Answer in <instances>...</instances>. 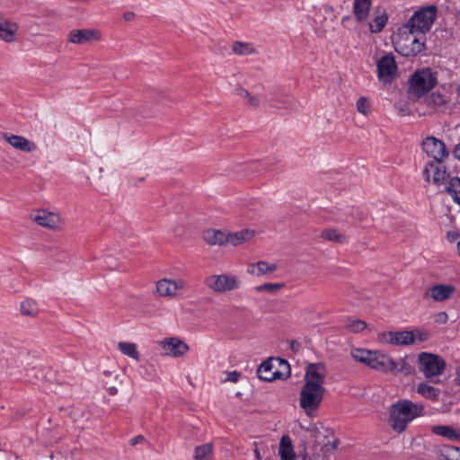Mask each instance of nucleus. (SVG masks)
<instances>
[{"instance_id":"44","label":"nucleus","mask_w":460,"mask_h":460,"mask_svg":"<svg viewBox=\"0 0 460 460\" xmlns=\"http://www.w3.org/2000/svg\"><path fill=\"white\" fill-rule=\"evenodd\" d=\"M241 377V374L238 371L226 372V377L223 379V382L237 383Z\"/></svg>"},{"instance_id":"36","label":"nucleus","mask_w":460,"mask_h":460,"mask_svg":"<svg viewBox=\"0 0 460 460\" xmlns=\"http://www.w3.org/2000/svg\"><path fill=\"white\" fill-rule=\"evenodd\" d=\"M321 237L327 241L335 242L338 243H344L348 242V238L345 234L339 233L335 229L328 228L321 233Z\"/></svg>"},{"instance_id":"12","label":"nucleus","mask_w":460,"mask_h":460,"mask_svg":"<svg viewBox=\"0 0 460 460\" xmlns=\"http://www.w3.org/2000/svg\"><path fill=\"white\" fill-rule=\"evenodd\" d=\"M164 356L180 358L184 356L190 349L189 346L176 337L165 338L158 342Z\"/></svg>"},{"instance_id":"18","label":"nucleus","mask_w":460,"mask_h":460,"mask_svg":"<svg viewBox=\"0 0 460 460\" xmlns=\"http://www.w3.org/2000/svg\"><path fill=\"white\" fill-rule=\"evenodd\" d=\"M3 138L13 148L22 152L31 153L37 149V145L34 142L22 136L5 133Z\"/></svg>"},{"instance_id":"57","label":"nucleus","mask_w":460,"mask_h":460,"mask_svg":"<svg viewBox=\"0 0 460 460\" xmlns=\"http://www.w3.org/2000/svg\"><path fill=\"white\" fill-rule=\"evenodd\" d=\"M457 92L460 93V84L457 87Z\"/></svg>"},{"instance_id":"28","label":"nucleus","mask_w":460,"mask_h":460,"mask_svg":"<svg viewBox=\"0 0 460 460\" xmlns=\"http://www.w3.org/2000/svg\"><path fill=\"white\" fill-rule=\"evenodd\" d=\"M257 374H258V377L261 380H264V381H272V380L279 379L283 376V374L278 370L273 371L272 366L269 362H263L259 367Z\"/></svg>"},{"instance_id":"41","label":"nucleus","mask_w":460,"mask_h":460,"mask_svg":"<svg viewBox=\"0 0 460 460\" xmlns=\"http://www.w3.org/2000/svg\"><path fill=\"white\" fill-rule=\"evenodd\" d=\"M357 110L359 113L367 116L370 113V102L367 97H360L356 103Z\"/></svg>"},{"instance_id":"58","label":"nucleus","mask_w":460,"mask_h":460,"mask_svg":"<svg viewBox=\"0 0 460 460\" xmlns=\"http://www.w3.org/2000/svg\"><path fill=\"white\" fill-rule=\"evenodd\" d=\"M416 460H426V459H423V458H419V459H416Z\"/></svg>"},{"instance_id":"46","label":"nucleus","mask_w":460,"mask_h":460,"mask_svg":"<svg viewBox=\"0 0 460 460\" xmlns=\"http://www.w3.org/2000/svg\"><path fill=\"white\" fill-rule=\"evenodd\" d=\"M415 335H416V342L419 341V342H422V341H425L429 339V334L428 332H420V331H417L415 332Z\"/></svg>"},{"instance_id":"7","label":"nucleus","mask_w":460,"mask_h":460,"mask_svg":"<svg viewBox=\"0 0 460 460\" xmlns=\"http://www.w3.org/2000/svg\"><path fill=\"white\" fill-rule=\"evenodd\" d=\"M306 432L309 433L310 439L314 444H323L322 450L324 453L332 452L337 448L339 440L334 438L330 441L328 438L332 435V431L327 428H324L322 424H314L305 429Z\"/></svg>"},{"instance_id":"31","label":"nucleus","mask_w":460,"mask_h":460,"mask_svg":"<svg viewBox=\"0 0 460 460\" xmlns=\"http://www.w3.org/2000/svg\"><path fill=\"white\" fill-rule=\"evenodd\" d=\"M276 270V264H270L264 261H261L257 263L251 264L248 268V272L256 276H261L271 273Z\"/></svg>"},{"instance_id":"3","label":"nucleus","mask_w":460,"mask_h":460,"mask_svg":"<svg viewBox=\"0 0 460 460\" xmlns=\"http://www.w3.org/2000/svg\"><path fill=\"white\" fill-rule=\"evenodd\" d=\"M417 33L411 32L405 25L399 29L394 40L395 50L404 57H412L420 53L423 50L424 42L416 37Z\"/></svg>"},{"instance_id":"54","label":"nucleus","mask_w":460,"mask_h":460,"mask_svg":"<svg viewBox=\"0 0 460 460\" xmlns=\"http://www.w3.org/2000/svg\"><path fill=\"white\" fill-rule=\"evenodd\" d=\"M110 393H111V394H115L117 393V389L115 387H111L110 389Z\"/></svg>"},{"instance_id":"17","label":"nucleus","mask_w":460,"mask_h":460,"mask_svg":"<svg viewBox=\"0 0 460 460\" xmlns=\"http://www.w3.org/2000/svg\"><path fill=\"white\" fill-rule=\"evenodd\" d=\"M414 359L411 355L404 356L398 360L393 358V366L389 368V373L394 376L402 375L407 376L415 373L413 366Z\"/></svg>"},{"instance_id":"45","label":"nucleus","mask_w":460,"mask_h":460,"mask_svg":"<svg viewBox=\"0 0 460 460\" xmlns=\"http://www.w3.org/2000/svg\"><path fill=\"white\" fill-rule=\"evenodd\" d=\"M235 94L242 97L245 101L251 93L245 88L238 86L235 89Z\"/></svg>"},{"instance_id":"8","label":"nucleus","mask_w":460,"mask_h":460,"mask_svg":"<svg viewBox=\"0 0 460 460\" xmlns=\"http://www.w3.org/2000/svg\"><path fill=\"white\" fill-rule=\"evenodd\" d=\"M206 286L217 293H226L239 288L241 281L231 275H210L205 279Z\"/></svg>"},{"instance_id":"37","label":"nucleus","mask_w":460,"mask_h":460,"mask_svg":"<svg viewBox=\"0 0 460 460\" xmlns=\"http://www.w3.org/2000/svg\"><path fill=\"white\" fill-rule=\"evenodd\" d=\"M213 445L212 443H206L198 446L195 448V460H211L212 458Z\"/></svg>"},{"instance_id":"22","label":"nucleus","mask_w":460,"mask_h":460,"mask_svg":"<svg viewBox=\"0 0 460 460\" xmlns=\"http://www.w3.org/2000/svg\"><path fill=\"white\" fill-rule=\"evenodd\" d=\"M393 366V358L376 350L375 357L372 359L371 368L383 372L389 373V368Z\"/></svg>"},{"instance_id":"52","label":"nucleus","mask_w":460,"mask_h":460,"mask_svg":"<svg viewBox=\"0 0 460 460\" xmlns=\"http://www.w3.org/2000/svg\"><path fill=\"white\" fill-rule=\"evenodd\" d=\"M397 109H398V111H399V112H400V114H401L402 116H405V115H407V114H408V110H407V108H405V107H403V106H398V107H397Z\"/></svg>"},{"instance_id":"48","label":"nucleus","mask_w":460,"mask_h":460,"mask_svg":"<svg viewBox=\"0 0 460 460\" xmlns=\"http://www.w3.org/2000/svg\"><path fill=\"white\" fill-rule=\"evenodd\" d=\"M459 237V234L457 232L452 231L448 232L447 234V238L450 243L456 242Z\"/></svg>"},{"instance_id":"33","label":"nucleus","mask_w":460,"mask_h":460,"mask_svg":"<svg viewBox=\"0 0 460 460\" xmlns=\"http://www.w3.org/2000/svg\"><path fill=\"white\" fill-rule=\"evenodd\" d=\"M20 312L24 316L35 317L40 310L35 300L26 299L21 303Z\"/></svg>"},{"instance_id":"34","label":"nucleus","mask_w":460,"mask_h":460,"mask_svg":"<svg viewBox=\"0 0 460 460\" xmlns=\"http://www.w3.org/2000/svg\"><path fill=\"white\" fill-rule=\"evenodd\" d=\"M417 393L420 394L421 396L436 401L438 398L439 395V390L427 385L426 383H420L417 387Z\"/></svg>"},{"instance_id":"30","label":"nucleus","mask_w":460,"mask_h":460,"mask_svg":"<svg viewBox=\"0 0 460 460\" xmlns=\"http://www.w3.org/2000/svg\"><path fill=\"white\" fill-rule=\"evenodd\" d=\"M376 350H368L365 349H353L350 352L351 357L358 362L371 367L372 359L375 357Z\"/></svg>"},{"instance_id":"42","label":"nucleus","mask_w":460,"mask_h":460,"mask_svg":"<svg viewBox=\"0 0 460 460\" xmlns=\"http://www.w3.org/2000/svg\"><path fill=\"white\" fill-rule=\"evenodd\" d=\"M284 287L283 283H265L255 288L259 292L276 293Z\"/></svg>"},{"instance_id":"1","label":"nucleus","mask_w":460,"mask_h":460,"mask_svg":"<svg viewBox=\"0 0 460 460\" xmlns=\"http://www.w3.org/2000/svg\"><path fill=\"white\" fill-rule=\"evenodd\" d=\"M324 367L319 364H310L304 377L305 384L300 391L299 405L309 417L314 416L323 400L325 388Z\"/></svg>"},{"instance_id":"24","label":"nucleus","mask_w":460,"mask_h":460,"mask_svg":"<svg viewBox=\"0 0 460 460\" xmlns=\"http://www.w3.org/2000/svg\"><path fill=\"white\" fill-rule=\"evenodd\" d=\"M372 0H354L353 13L357 21L362 22L367 21L371 7Z\"/></svg>"},{"instance_id":"43","label":"nucleus","mask_w":460,"mask_h":460,"mask_svg":"<svg viewBox=\"0 0 460 460\" xmlns=\"http://www.w3.org/2000/svg\"><path fill=\"white\" fill-rule=\"evenodd\" d=\"M261 100L260 96L250 94L245 100L244 103L251 109H258L261 105Z\"/></svg>"},{"instance_id":"10","label":"nucleus","mask_w":460,"mask_h":460,"mask_svg":"<svg viewBox=\"0 0 460 460\" xmlns=\"http://www.w3.org/2000/svg\"><path fill=\"white\" fill-rule=\"evenodd\" d=\"M423 151L434 160L432 162H443L448 156L445 144L435 137H428L422 142Z\"/></svg>"},{"instance_id":"53","label":"nucleus","mask_w":460,"mask_h":460,"mask_svg":"<svg viewBox=\"0 0 460 460\" xmlns=\"http://www.w3.org/2000/svg\"><path fill=\"white\" fill-rule=\"evenodd\" d=\"M134 15H135V14H134V13L128 12V13H124V18H125V20H127V21H130V20H132V19H133Z\"/></svg>"},{"instance_id":"13","label":"nucleus","mask_w":460,"mask_h":460,"mask_svg":"<svg viewBox=\"0 0 460 460\" xmlns=\"http://www.w3.org/2000/svg\"><path fill=\"white\" fill-rule=\"evenodd\" d=\"M100 39V31L94 29L73 30L68 34V41L77 45L88 44Z\"/></svg>"},{"instance_id":"2","label":"nucleus","mask_w":460,"mask_h":460,"mask_svg":"<svg viewBox=\"0 0 460 460\" xmlns=\"http://www.w3.org/2000/svg\"><path fill=\"white\" fill-rule=\"evenodd\" d=\"M423 411L421 403L400 400L389 409V424L396 432H402L411 421L422 415Z\"/></svg>"},{"instance_id":"56","label":"nucleus","mask_w":460,"mask_h":460,"mask_svg":"<svg viewBox=\"0 0 460 460\" xmlns=\"http://www.w3.org/2000/svg\"><path fill=\"white\" fill-rule=\"evenodd\" d=\"M281 362H283L287 366V367H288L287 361L281 360Z\"/></svg>"},{"instance_id":"49","label":"nucleus","mask_w":460,"mask_h":460,"mask_svg":"<svg viewBox=\"0 0 460 460\" xmlns=\"http://www.w3.org/2000/svg\"><path fill=\"white\" fill-rule=\"evenodd\" d=\"M145 440V438L142 435L136 436L135 438H131L129 443L131 446H136Z\"/></svg>"},{"instance_id":"6","label":"nucleus","mask_w":460,"mask_h":460,"mask_svg":"<svg viewBox=\"0 0 460 460\" xmlns=\"http://www.w3.org/2000/svg\"><path fill=\"white\" fill-rule=\"evenodd\" d=\"M419 370L424 376L434 383H438L439 380H433L434 377L440 376L446 368V361L438 355L420 352L417 358Z\"/></svg>"},{"instance_id":"11","label":"nucleus","mask_w":460,"mask_h":460,"mask_svg":"<svg viewBox=\"0 0 460 460\" xmlns=\"http://www.w3.org/2000/svg\"><path fill=\"white\" fill-rule=\"evenodd\" d=\"M186 288L187 282L183 279H163L156 282V292L163 297L176 296Z\"/></svg>"},{"instance_id":"5","label":"nucleus","mask_w":460,"mask_h":460,"mask_svg":"<svg viewBox=\"0 0 460 460\" xmlns=\"http://www.w3.org/2000/svg\"><path fill=\"white\" fill-rule=\"evenodd\" d=\"M436 84L437 78L430 69L427 68L415 72L410 80L409 98L412 100L420 98L430 91Z\"/></svg>"},{"instance_id":"47","label":"nucleus","mask_w":460,"mask_h":460,"mask_svg":"<svg viewBox=\"0 0 460 460\" xmlns=\"http://www.w3.org/2000/svg\"><path fill=\"white\" fill-rule=\"evenodd\" d=\"M448 319L447 313L440 312L436 315V322L440 323H445Z\"/></svg>"},{"instance_id":"29","label":"nucleus","mask_w":460,"mask_h":460,"mask_svg":"<svg viewBox=\"0 0 460 460\" xmlns=\"http://www.w3.org/2000/svg\"><path fill=\"white\" fill-rule=\"evenodd\" d=\"M374 14L375 17L373 21L368 22V28L372 33H378L385 26L388 17L385 10H377Z\"/></svg>"},{"instance_id":"35","label":"nucleus","mask_w":460,"mask_h":460,"mask_svg":"<svg viewBox=\"0 0 460 460\" xmlns=\"http://www.w3.org/2000/svg\"><path fill=\"white\" fill-rule=\"evenodd\" d=\"M366 327L367 323L359 319L349 317L344 321V328L349 332L358 333L365 330Z\"/></svg>"},{"instance_id":"40","label":"nucleus","mask_w":460,"mask_h":460,"mask_svg":"<svg viewBox=\"0 0 460 460\" xmlns=\"http://www.w3.org/2000/svg\"><path fill=\"white\" fill-rule=\"evenodd\" d=\"M426 102L429 106L439 107L446 103V99L439 93H432L429 96L426 97Z\"/></svg>"},{"instance_id":"32","label":"nucleus","mask_w":460,"mask_h":460,"mask_svg":"<svg viewBox=\"0 0 460 460\" xmlns=\"http://www.w3.org/2000/svg\"><path fill=\"white\" fill-rule=\"evenodd\" d=\"M119 350L125 356H128L137 361L140 360V354L137 350V345L133 342L120 341L118 343Z\"/></svg>"},{"instance_id":"15","label":"nucleus","mask_w":460,"mask_h":460,"mask_svg":"<svg viewBox=\"0 0 460 460\" xmlns=\"http://www.w3.org/2000/svg\"><path fill=\"white\" fill-rule=\"evenodd\" d=\"M442 162H430L424 168L423 174L427 181H430L432 176V182L436 185L444 183L446 178L448 176L445 166L441 165Z\"/></svg>"},{"instance_id":"19","label":"nucleus","mask_w":460,"mask_h":460,"mask_svg":"<svg viewBox=\"0 0 460 460\" xmlns=\"http://www.w3.org/2000/svg\"><path fill=\"white\" fill-rule=\"evenodd\" d=\"M455 291L456 288L454 286L438 284L430 288L425 294V297L429 295L434 301L442 302L448 299Z\"/></svg>"},{"instance_id":"26","label":"nucleus","mask_w":460,"mask_h":460,"mask_svg":"<svg viewBox=\"0 0 460 460\" xmlns=\"http://www.w3.org/2000/svg\"><path fill=\"white\" fill-rule=\"evenodd\" d=\"M255 236V232L252 229H243L238 232L228 234V243L237 246L244 242L251 241Z\"/></svg>"},{"instance_id":"9","label":"nucleus","mask_w":460,"mask_h":460,"mask_svg":"<svg viewBox=\"0 0 460 460\" xmlns=\"http://www.w3.org/2000/svg\"><path fill=\"white\" fill-rule=\"evenodd\" d=\"M377 77L383 84L392 83L396 72L397 64L393 54H386L376 62Z\"/></svg>"},{"instance_id":"23","label":"nucleus","mask_w":460,"mask_h":460,"mask_svg":"<svg viewBox=\"0 0 460 460\" xmlns=\"http://www.w3.org/2000/svg\"><path fill=\"white\" fill-rule=\"evenodd\" d=\"M279 455L281 460H296L292 441L288 435H283L280 438Z\"/></svg>"},{"instance_id":"20","label":"nucleus","mask_w":460,"mask_h":460,"mask_svg":"<svg viewBox=\"0 0 460 460\" xmlns=\"http://www.w3.org/2000/svg\"><path fill=\"white\" fill-rule=\"evenodd\" d=\"M33 220L41 226L56 229L60 224V217L58 214L42 210L38 213Z\"/></svg>"},{"instance_id":"39","label":"nucleus","mask_w":460,"mask_h":460,"mask_svg":"<svg viewBox=\"0 0 460 460\" xmlns=\"http://www.w3.org/2000/svg\"><path fill=\"white\" fill-rule=\"evenodd\" d=\"M233 52L239 56L252 54L255 50L251 43L235 41L232 47Z\"/></svg>"},{"instance_id":"27","label":"nucleus","mask_w":460,"mask_h":460,"mask_svg":"<svg viewBox=\"0 0 460 460\" xmlns=\"http://www.w3.org/2000/svg\"><path fill=\"white\" fill-rule=\"evenodd\" d=\"M435 452L441 460H460V447L443 445L437 447Z\"/></svg>"},{"instance_id":"25","label":"nucleus","mask_w":460,"mask_h":460,"mask_svg":"<svg viewBox=\"0 0 460 460\" xmlns=\"http://www.w3.org/2000/svg\"><path fill=\"white\" fill-rule=\"evenodd\" d=\"M431 431L438 436L451 440L460 441V429L452 426L436 425L431 427Z\"/></svg>"},{"instance_id":"55","label":"nucleus","mask_w":460,"mask_h":460,"mask_svg":"<svg viewBox=\"0 0 460 460\" xmlns=\"http://www.w3.org/2000/svg\"><path fill=\"white\" fill-rule=\"evenodd\" d=\"M157 103H163V101L162 100H156L155 101Z\"/></svg>"},{"instance_id":"50","label":"nucleus","mask_w":460,"mask_h":460,"mask_svg":"<svg viewBox=\"0 0 460 460\" xmlns=\"http://www.w3.org/2000/svg\"><path fill=\"white\" fill-rule=\"evenodd\" d=\"M454 156L460 161V143L456 146L453 151Z\"/></svg>"},{"instance_id":"51","label":"nucleus","mask_w":460,"mask_h":460,"mask_svg":"<svg viewBox=\"0 0 460 460\" xmlns=\"http://www.w3.org/2000/svg\"><path fill=\"white\" fill-rule=\"evenodd\" d=\"M253 446L255 447V448H254V454H255L256 460H261V454H260L259 449H258V447H257V446H258L257 442H254V443H253Z\"/></svg>"},{"instance_id":"21","label":"nucleus","mask_w":460,"mask_h":460,"mask_svg":"<svg viewBox=\"0 0 460 460\" xmlns=\"http://www.w3.org/2000/svg\"><path fill=\"white\" fill-rule=\"evenodd\" d=\"M228 234L221 230L208 229L203 233L204 241L209 245H225L228 243Z\"/></svg>"},{"instance_id":"4","label":"nucleus","mask_w":460,"mask_h":460,"mask_svg":"<svg viewBox=\"0 0 460 460\" xmlns=\"http://www.w3.org/2000/svg\"><path fill=\"white\" fill-rule=\"evenodd\" d=\"M437 13L438 8L434 4L422 7L412 14L405 23V26L411 32L425 34L431 29Z\"/></svg>"},{"instance_id":"38","label":"nucleus","mask_w":460,"mask_h":460,"mask_svg":"<svg viewBox=\"0 0 460 460\" xmlns=\"http://www.w3.org/2000/svg\"><path fill=\"white\" fill-rule=\"evenodd\" d=\"M447 191L454 201L460 204V178H451L447 187Z\"/></svg>"},{"instance_id":"14","label":"nucleus","mask_w":460,"mask_h":460,"mask_svg":"<svg viewBox=\"0 0 460 460\" xmlns=\"http://www.w3.org/2000/svg\"><path fill=\"white\" fill-rule=\"evenodd\" d=\"M383 339L392 345L408 346L416 342L414 331L386 332L383 334Z\"/></svg>"},{"instance_id":"16","label":"nucleus","mask_w":460,"mask_h":460,"mask_svg":"<svg viewBox=\"0 0 460 460\" xmlns=\"http://www.w3.org/2000/svg\"><path fill=\"white\" fill-rule=\"evenodd\" d=\"M19 26L3 15H0V40L6 43H13L18 40Z\"/></svg>"}]
</instances>
